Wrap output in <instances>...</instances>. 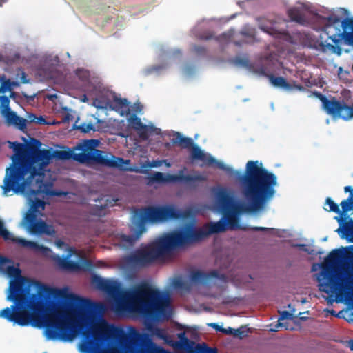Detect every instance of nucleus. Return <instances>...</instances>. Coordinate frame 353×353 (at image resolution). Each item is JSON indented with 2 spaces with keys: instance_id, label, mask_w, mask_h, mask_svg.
Masks as SVG:
<instances>
[{
  "instance_id": "c85d7f7f",
  "label": "nucleus",
  "mask_w": 353,
  "mask_h": 353,
  "mask_svg": "<svg viewBox=\"0 0 353 353\" xmlns=\"http://www.w3.org/2000/svg\"><path fill=\"white\" fill-rule=\"evenodd\" d=\"M0 93H5L7 91L12 90V85H17V83L11 81L10 79H7L5 75L0 77Z\"/></svg>"
},
{
  "instance_id": "49530a36",
  "label": "nucleus",
  "mask_w": 353,
  "mask_h": 353,
  "mask_svg": "<svg viewBox=\"0 0 353 353\" xmlns=\"http://www.w3.org/2000/svg\"><path fill=\"white\" fill-rule=\"evenodd\" d=\"M8 262H10V261L8 258L0 256V270L3 269V265Z\"/></svg>"
},
{
  "instance_id": "cd10ccee",
  "label": "nucleus",
  "mask_w": 353,
  "mask_h": 353,
  "mask_svg": "<svg viewBox=\"0 0 353 353\" xmlns=\"http://www.w3.org/2000/svg\"><path fill=\"white\" fill-rule=\"evenodd\" d=\"M128 122L130 125L135 130H141L146 128V125L143 124L141 119L135 114L129 118Z\"/></svg>"
},
{
  "instance_id": "4468645a",
  "label": "nucleus",
  "mask_w": 353,
  "mask_h": 353,
  "mask_svg": "<svg viewBox=\"0 0 353 353\" xmlns=\"http://www.w3.org/2000/svg\"><path fill=\"white\" fill-rule=\"evenodd\" d=\"M70 255H68L65 258H63L58 254H54L51 258L60 270L65 271L90 270L93 266L92 261L90 260L85 259L80 264L78 262L70 260Z\"/></svg>"
},
{
  "instance_id": "c03bdc74",
  "label": "nucleus",
  "mask_w": 353,
  "mask_h": 353,
  "mask_svg": "<svg viewBox=\"0 0 353 353\" xmlns=\"http://www.w3.org/2000/svg\"><path fill=\"white\" fill-rule=\"evenodd\" d=\"M162 165V161L159 160H153L151 162H149L148 167L149 168H157L159 167Z\"/></svg>"
},
{
  "instance_id": "79ce46f5",
  "label": "nucleus",
  "mask_w": 353,
  "mask_h": 353,
  "mask_svg": "<svg viewBox=\"0 0 353 353\" xmlns=\"http://www.w3.org/2000/svg\"><path fill=\"white\" fill-rule=\"evenodd\" d=\"M139 132V134L140 138L142 139H148V129L147 128L145 129H142L141 130H137Z\"/></svg>"
},
{
  "instance_id": "423d86ee",
  "label": "nucleus",
  "mask_w": 353,
  "mask_h": 353,
  "mask_svg": "<svg viewBox=\"0 0 353 353\" xmlns=\"http://www.w3.org/2000/svg\"><path fill=\"white\" fill-rule=\"evenodd\" d=\"M188 245L190 244L181 227L165 234L145 248L135 250L127 257L126 261L134 268L147 267L175 249Z\"/></svg>"
},
{
  "instance_id": "338daca9",
  "label": "nucleus",
  "mask_w": 353,
  "mask_h": 353,
  "mask_svg": "<svg viewBox=\"0 0 353 353\" xmlns=\"http://www.w3.org/2000/svg\"><path fill=\"white\" fill-rule=\"evenodd\" d=\"M43 353H47V352H43Z\"/></svg>"
},
{
  "instance_id": "4d7b16f0",
  "label": "nucleus",
  "mask_w": 353,
  "mask_h": 353,
  "mask_svg": "<svg viewBox=\"0 0 353 353\" xmlns=\"http://www.w3.org/2000/svg\"><path fill=\"white\" fill-rule=\"evenodd\" d=\"M234 43L237 46H241L242 45L240 41H234Z\"/></svg>"
},
{
  "instance_id": "aec40b11",
  "label": "nucleus",
  "mask_w": 353,
  "mask_h": 353,
  "mask_svg": "<svg viewBox=\"0 0 353 353\" xmlns=\"http://www.w3.org/2000/svg\"><path fill=\"white\" fill-rule=\"evenodd\" d=\"M1 113L5 117L8 125H13L21 130L26 128V120L18 116L15 112L9 109Z\"/></svg>"
},
{
  "instance_id": "bb28decb",
  "label": "nucleus",
  "mask_w": 353,
  "mask_h": 353,
  "mask_svg": "<svg viewBox=\"0 0 353 353\" xmlns=\"http://www.w3.org/2000/svg\"><path fill=\"white\" fill-rule=\"evenodd\" d=\"M343 251L339 249H335L330 252L326 259V261L330 264L339 263L343 258Z\"/></svg>"
},
{
  "instance_id": "c756f323",
  "label": "nucleus",
  "mask_w": 353,
  "mask_h": 353,
  "mask_svg": "<svg viewBox=\"0 0 353 353\" xmlns=\"http://www.w3.org/2000/svg\"><path fill=\"white\" fill-rule=\"evenodd\" d=\"M45 205L46 203L43 200L36 199L34 201H32L30 208L28 212H32L33 214H36V213L39 211H42L45 209Z\"/></svg>"
},
{
  "instance_id": "9b49d317",
  "label": "nucleus",
  "mask_w": 353,
  "mask_h": 353,
  "mask_svg": "<svg viewBox=\"0 0 353 353\" xmlns=\"http://www.w3.org/2000/svg\"><path fill=\"white\" fill-rule=\"evenodd\" d=\"M205 177L201 174H165L160 172H156L148 177V183H163L168 182H183L185 183H194L195 182L202 181Z\"/></svg>"
},
{
  "instance_id": "6e6552de",
  "label": "nucleus",
  "mask_w": 353,
  "mask_h": 353,
  "mask_svg": "<svg viewBox=\"0 0 353 353\" xmlns=\"http://www.w3.org/2000/svg\"><path fill=\"white\" fill-rule=\"evenodd\" d=\"M190 214L189 210L181 211L174 205H152L137 209L134 212L133 219L145 232V223H156L169 220L185 219Z\"/></svg>"
},
{
  "instance_id": "5fc2aeb1",
  "label": "nucleus",
  "mask_w": 353,
  "mask_h": 353,
  "mask_svg": "<svg viewBox=\"0 0 353 353\" xmlns=\"http://www.w3.org/2000/svg\"><path fill=\"white\" fill-rule=\"evenodd\" d=\"M55 245L58 248H62L65 245V243H64L63 241H62L61 239H57V240L55 241Z\"/></svg>"
},
{
  "instance_id": "3c124183",
  "label": "nucleus",
  "mask_w": 353,
  "mask_h": 353,
  "mask_svg": "<svg viewBox=\"0 0 353 353\" xmlns=\"http://www.w3.org/2000/svg\"><path fill=\"white\" fill-rule=\"evenodd\" d=\"M21 81L23 83H27L29 82V80L27 79V76L26 73L23 71H21Z\"/></svg>"
},
{
  "instance_id": "4c0bfd02",
  "label": "nucleus",
  "mask_w": 353,
  "mask_h": 353,
  "mask_svg": "<svg viewBox=\"0 0 353 353\" xmlns=\"http://www.w3.org/2000/svg\"><path fill=\"white\" fill-rule=\"evenodd\" d=\"M327 21L328 22V25L326 26V27L325 28V29L323 30L322 32L323 31H326L327 32H328L327 31V29L330 27H331L332 25H334V24H336L337 23L339 22L340 19L339 18L337 17V16H335V15H330L329 17H327Z\"/></svg>"
},
{
  "instance_id": "37998d69",
  "label": "nucleus",
  "mask_w": 353,
  "mask_h": 353,
  "mask_svg": "<svg viewBox=\"0 0 353 353\" xmlns=\"http://www.w3.org/2000/svg\"><path fill=\"white\" fill-rule=\"evenodd\" d=\"M194 51L199 54H203L205 53V48L200 46H194Z\"/></svg>"
},
{
  "instance_id": "20e7f679",
  "label": "nucleus",
  "mask_w": 353,
  "mask_h": 353,
  "mask_svg": "<svg viewBox=\"0 0 353 353\" xmlns=\"http://www.w3.org/2000/svg\"><path fill=\"white\" fill-rule=\"evenodd\" d=\"M33 140L37 147L17 141H7L14 154L10 157L12 163L6 169L1 186L3 196L24 194L29 191L32 194H37L44 185V168L54 157V152L39 149L41 142Z\"/></svg>"
},
{
  "instance_id": "f3484780",
  "label": "nucleus",
  "mask_w": 353,
  "mask_h": 353,
  "mask_svg": "<svg viewBox=\"0 0 353 353\" xmlns=\"http://www.w3.org/2000/svg\"><path fill=\"white\" fill-rule=\"evenodd\" d=\"M131 230L133 232L132 234L127 235L121 234L118 237L121 245L125 248L132 247L141 235L145 232L141 227L137 225V223L134 220L133 221V225L132 226Z\"/></svg>"
},
{
  "instance_id": "5701e85b",
  "label": "nucleus",
  "mask_w": 353,
  "mask_h": 353,
  "mask_svg": "<svg viewBox=\"0 0 353 353\" xmlns=\"http://www.w3.org/2000/svg\"><path fill=\"white\" fill-rule=\"evenodd\" d=\"M168 344L172 345L176 350H181L185 351H191L193 348L194 342L189 339H185L182 341H172L170 337L168 336Z\"/></svg>"
},
{
  "instance_id": "7ed1b4c3",
  "label": "nucleus",
  "mask_w": 353,
  "mask_h": 353,
  "mask_svg": "<svg viewBox=\"0 0 353 353\" xmlns=\"http://www.w3.org/2000/svg\"><path fill=\"white\" fill-rule=\"evenodd\" d=\"M71 305L59 307L45 321V335L49 340L72 341L79 333L83 339L79 344L82 353H126L125 347L107 333L112 327L122 328L103 320L83 324L73 315Z\"/></svg>"
},
{
  "instance_id": "a19ab883",
  "label": "nucleus",
  "mask_w": 353,
  "mask_h": 353,
  "mask_svg": "<svg viewBox=\"0 0 353 353\" xmlns=\"http://www.w3.org/2000/svg\"><path fill=\"white\" fill-rule=\"evenodd\" d=\"M94 105L98 108H106V103L99 99H96L94 101Z\"/></svg>"
},
{
  "instance_id": "e2e57ef3",
  "label": "nucleus",
  "mask_w": 353,
  "mask_h": 353,
  "mask_svg": "<svg viewBox=\"0 0 353 353\" xmlns=\"http://www.w3.org/2000/svg\"><path fill=\"white\" fill-rule=\"evenodd\" d=\"M23 95L24 96V97L26 98H29L30 97L24 93H23Z\"/></svg>"
},
{
  "instance_id": "a18cd8bd",
  "label": "nucleus",
  "mask_w": 353,
  "mask_h": 353,
  "mask_svg": "<svg viewBox=\"0 0 353 353\" xmlns=\"http://www.w3.org/2000/svg\"><path fill=\"white\" fill-rule=\"evenodd\" d=\"M234 331V328H232L230 327H223V330H221V332L228 335H232L233 336V332Z\"/></svg>"
},
{
  "instance_id": "f03ea898",
  "label": "nucleus",
  "mask_w": 353,
  "mask_h": 353,
  "mask_svg": "<svg viewBox=\"0 0 353 353\" xmlns=\"http://www.w3.org/2000/svg\"><path fill=\"white\" fill-rule=\"evenodd\" d=\"M21 270L13 265L6 268V273L14 279L10 281L7 299L14 302L10 307L0 311V317L20 326L36 325L41 316L36 312L41 310L46 295L62 301V306L90 305L92 302L74 294L66 288L49 287L40 281L21 275Z\"/></svg>"
},
{
  "instance_id": "6ab92c4d",
  "label": "nucleus",
  "mask_w": 353,
  "mask_h": 353,
  "mask_svg": "<svg viewBox=\"0 0 353 353\" xmlns=\"http://www.w3.org/2000/svg\"><path fill=\"white\" fill-rule=\"evenodd\" d=\"M223 277L224 275L221 274L217 270H212L208 273L196 270L190 274L191 281L196 283H206L212 278L221 279Z\"/></svg>"
},
{
  "instance_id": "72a5a7b5",
  "label": "nucleus",
  "mask_w": 353,
  "mask_h": 353,
  "mask_svg": "<svg viewBox=\"0 0 353 353\" xmlns=\"http://www.w3.org/2000/svg\"><path fill=\"white\" fill-rule=\"evenodd\" d=\"M10 104V99L8 97L5 95L0 96V110L1 112H5L6 110H8L10 108L9 106Z\"/></svg>"
},
{
  "instance_id": "c9c22d12",
  "label": "nucleus",
  "mask_w": 353,
  "mask_h": 353,
  "mask_svg": "<svg viewBox=\"0 0 353 353\" xmlns=\"http://www.w3.org/2000/svg\"><path fill=\"white\" fill-rule=\"evenodd\" d=\"M196 353H218L216 348L198 345L196 347Z\"/></svg>"
},
{
  "instance_id": "6e6d98bb",
  "label": "nucleus",
  "mask_w": 353,
  "mask_h": 353,
  "mask_svg": "<svg viewBox=\"0 0 353 353\" xmlns=\"http://www.w3.org/2000/svg\"><path fill=\"white\" fill-rule=\"evenodd\" d=\"M344 191L345 192H350V194H353V188L352 186H345Z\"/></svg>"
},
{
  "instance_id": "0eeeda50",
  "label": "nucleus",
  "mask_w": 353,
  "mask_h": 353,
  "mask_svg": "<svg viewBox=\"0 0 353 353\" xmlns=\"http://www.w3.org/2000/svg\"><path fill=\"white\" fill-rule=\"evenodd\" d=\"M99 141L97 139L85 140L77 147L81 152L72 153L70 151L54 152L57 157L61 159L74 160L81 163H97L110 168H119L123 170V165L129 163V160L125 161L121 157H117L111 154L105 152L97 149Z\"/></svg>"
},
{
  "instance_id": "ea45409f",
  "label": "nucleus",
  "mask_w": 353,
  "mask_h": 353,
  "mask_svg": "<svg viewBox=\"0 0 353 353\" xmlns=\"http://www.w3.org/2000/svg\"><path fill=\"white\" fill-rule=\"evenodd\" d=\"M30 119H31V121H33L37 124H46V121L44 117L42 116L37 117L34 114H31L30 116Z\"/></svg>"
},
{
  "instance_id": "a211bd4d",
  "label": "nucleus",
  "mask_w": 353,
  "mask_h": 353,
  "mask_svg": "<svg viewBox=\"0 0 353 353\" xmlns=\"http://www.w3.org/2000/svg\"><path fill=\"white\" fill-rule=\"evenodd\" d=\"M116 201L110 200L104 196L96 201L97 203L90 208L91 214L97 216H103L107 214V209L109 206H113Z\"/></svg>"
},
{
  "instance_id": "8fccbe9b",
  "label": "nucleus",
  "mask_w": 353,
  "mask_h": 353,
  "mask_svg": "<svg viewBox=\"0 0 353 353\" xmlns=\"http://www.w3.org/2000/svg\"><path fill=\"white\" fill-rule=\"evenodd\" d=\"M209 325L210 327L214 328L216 331H219L221 332V330H223V328L222 326H220L217 323H212L209 324Z\"/></svg>"
},
{
  "instance_id": "69168bd1",
  "label": "nucleus",
  "mask_w": 353,
  "mask_h": 353,
  "mask_svg": "<svg viewBox=\"0 0 353 353\" xmlns=\"http://www.w3.org/2000/svg\"><path fill=\"white\" fill-rule=\"evenodd\" d=\"M19 56L18 54H16V58L18 59Z\"/></svg>"
},
{
  "instance_id": "f704fd0d",
  "label": "nucleus",
  "mask_w": 353,
  "mask_h": 353,
  "mask_svg": "<svg viewBox=\"0 0 353 353\" xmlns=\"http://www.w3.org/2000/svg\"><path fill=\"white\" fill-rule=\"evenodd\" d=\"M186 283L180 277L173 279L172 281V286L175 289H185Z\"/></svg>"
},
{
  "instance_id": "b1692460",
  "label": "nucleus",
  "mask_w": 353,
  "mask_h": 353,
  "mask_svg": "<svg viewBox=\"0 0 353 353\" xmlns=\"http://www.w3.org/2000/svg\"><path fill=\"white\" fill-rule=\"evenodd\" d=\"M330 283H323L320 284V290L325 292V293H330L331 292V290L333 288L334 290H341L343 288V283L342 282L339 281L335 278H330Z\"/></svg>"
},
{
  "instance_id": "09e8293b",
  "label": "nucleus",
  "mask_w": 353,
  "mask_h": 353,
  "mask_svg": "<svg viewBox=\"0 0 353 353\" xmlns=\"http://www.w3.org/2000/svg\"><path fill=\"white\" fill-rule=\"evenodd\" d=\"M13 59H10L8 57H5L0 53V62H3L6 63H9L11 61H13Z\"/></svg>"
},
{
  "instance_id": "2eb2a0df",
  "label": "nucleus",
  "mask_w": 353,
  "mask_h": 353,
  "mask_svg": "<svg viewBox=\"0 0 353 353\" xmlns=\"http://www.w3.org/2000/svg\"><path fill=\"white\" fill-rule=\"evenodd\" d=\"M91 283L97 289L111 297H116L119 293V286L117 282L104 279L99 275L94 274Z\"/></svg>"
},
{
  "instance_id": "393cba45",
  "label": "nucleus",
  "mask_w": 353,
  "mask_h": 353,
  "mask_svg": "<svg viewBox=\"0 0 353 353\" xmlns=\"http://www.w3.org/2000/svg\"><path fill=\"white\" fill-rule=\"evenodd\" d=\"M292 318V314H290L288 311H283L280 313V317L279 319L278 322L275 324L274 327L270 328V331L271 332H277L280 328L284 327L285 330H288L287 325L285 323L281 322V321H283L285 319H290Z\"/></svg>"
},
{
  "instance_id": "0e129e2a",
  "label": "nucleus",
  "mask_w": 353,
  "mask_h": 353,
  "mask_svg": "<svg viewBox=\"0 0 353 353\" xmlns=\"http://www.w3.org/2000/svg\"><path fill=\"white\" fill-rule=\"evenodd\" d=\"M70 251L71 252H74V249H72V248H70Z\"/></svg>"
},
{
  "instance_id": "13d9d810",
  "label": "nucleus",
  "mask_w": 353,
  "mask_h": 353,
  "mask_svg": "<svg viewBox=\"0 0 353 353\" xmlns=\"http://www.w3.org/2000/svg\"><path fill=\"white\" fill-rule=\"evenodd\" d=\"M296 247H305V245L303 244H297L295 245Z\"/></svg>"
},
{
  "instance_id": "7c9ffc66",
  "label": "nucleus",
  "mask_w": 353,
  "mask_h": 353,
  "mask_svg": "<svg viewBox=\"0 0 353 353\" xmlns=\"http://www.w3.org/2000/svg\"><path fill=\"white\" fill-rule=\"evenodd\" d=\"M234 34V31L233 30H229L226 32H223L219 36L215 37V39L219 42L229 43L231 41Z\"/></svg>"
},
{
  "instance_id": "de8ad7c7",
  "label": "nucleus",
  "mask_w": 353,
  "mask_h": 353,
  "mask_svg": "<svg viewBox=\"0 0 353 353\" xmlns=\"http://www.w3.org/2000/svg\"><path fill=\"white\" fill-rule=\"evenodd\" d=\"M241 34L245 36V37H254V32H252L250 30H244V29L241 31Z\"/></svg>"
},
{
  "instance_id": "58836bf2",
  "label": "nucleus",
  "mask_w": 353,
  "mask_h": 353,
  "mask_svg": "<svg viewBox=\"0 0 353 353\" xmlns=\"http://www.w3.org/2000/svg\"><path fill=\"white\" fill-rule=\"evenodd\" d=\"M243 230H253V231H262V232H272L274 231V228H265V227H243Z\"/></svg>"
},
{
  "instance_id": "1a4fd4ad",
  "label": "nucleus",
  "mask_w": 353,
  "mask_h": 353,
  "mask_svg": "<svg viewBox=\"0 0 353 353\" xmlns=\"http://www.w3.org/2000/svg\"><path fill=\"white\" fill-rule=\"evenodd\" d=\"M172 143L179 144L181 148L190 150V158L192 161H201L203 165H211L215 164L219 169L225 170L228 173L233 172V169L225 166L222 162L216 161L212 156L206 154L201 148L194 143L192 138L183 137L180 132H175Z\"/></svg>"
},
{
  "instance_id": "4be33fe9",
  "label": "nucleus",
  "mask_w": 353,
  "mask_h": 353,
  "mask_svg": "<svg viewBox=\"0 0 353 353\" xmlns=\"http://www.w3.org/2000/svg\"><path fill=\"white\" fill-rule=\"evenodd\" d=\"M259 72L268 77L270 83L276 88H281L286 90H290L292 88V85L284 77H275L273 74H267L264 68H261Z\"/></svg>"
},
{
  "instance_id": "2f4dec72",
  "label": "nucleus",
  "mask_w": 353,
  "mask_h": 353,
  "mask_svg": "<svg viewBox=\"0 0 353 353\" xmlns=\"http://www.w3.org/2000/svg\"><path fill=\"white\" fill-rule=\"evenodd\" d=\"M114 108L123 109L125 111H129V102L126 99L115 97L114 99Z\"/></svg>"
},
{
  "instance_id": "864d4df0",
  "label": "nucleus",
  "mask_w": 353,
  "mask_h": 353,
  "mask_svg": "<svg viewBox=\"0 0 353 353\" xmlns=\"http://www.w3.org/2000/svg\"><path fill=\"white\" fill-rule=\"evenodd\" d=\"M177 337L179 339V341H182V340H184V339L188 338L185 336V332L178 333L177 334Z\"/></svg>"
},
{
  "instance_id": "39448f33",
  "label": "nucleus",
  "mask_w": 353,
  "mask_h": 353,
  "mask_svg": "<svg viewBox=\"0 0 353 353\" xmlns=\"http://www.w3.org/2000/svg\"><path fill=\"white\" fill-rule=\"evenodd\" d=\"M117 305L148 321L168 320L171 316L170 298L145 282L136 287L129 301L118 302Z\"/></svg>"
},
{
  "instance_id": "ddd939ff",
  "label": "nucleus",
  "mask_w": 353,
  "mask_h": 353,
  "mask_svg": "<svg viewBox=\"0 0 353 353\" xmlns=\"http://www.w3.org/2000/svg\"><path fill=\"white\" fill-rule=\"evenodd\" d=\"M0 236L6 241L17 243L23 247L28 248L37 252H41L43 255L47 256L52 252V250L43 245H40L37 242L28 241L23 238H17L5 228L3 222L0 220Z\"/></svg>"
},
{
  "instance_id": "f257e3e1",
  "label": "nucleus",
  "mask_w": 353,
  "mask_h": 353,
  "mask_svg": "<svg viewBox=\"0 0 353 353\" xmlns=\"http://www.w3.org/2000/svg\"><path fill=\"white\" fill-rule=\"evenodd\" d=\"M239 181L241 192L247 203H235L230 193L221 188L216 193L217 204L223 212V217L217 222H210L203 228L188 223L182 226L190 245L199 242L212 234L223 232L228 229H242L238 216L243 212H256L263 210L274 197L277 177L262 166L258 161L247 162L243 173L233 170Z\"/></svg>"
},
{
  "instance_id": "dca6fc26",
  "label": "nucleus",
  "mask_w": 353,
  "mask_h": 353,
  "mask_svg": "<svg viewBox=\"0 0 353 353\" xmlns=\"http://www.w3.org/2000/svg\"><path fill=\"white\" fill-rule=\"evenodd\" d=\"M343 32L331 35L328 38L332 41L337 44L341 39L351 46H353V18H347L342 21Z\"/></svg>"
},
{
  "instance_id": "412c9836",
  "label": "nucleus",
  "mask_w": 353,
  "mask_h": 353,
  "mask_svg": "<svg viewBox=\"0 0 353 353\" xmlns=\"http://www.w3.org/2000/svg\"><path fill=\"white\" fill-rule=\"evenodd\" d=\"M329 32H327L325 30L321 33L319 39L317 41V43L319 47L321 48L323 52H326L327 50H331L332 52L340 56L342 54V49L340 46L335 44V46L327 43V41L330 39L328 38L330 37Z\"/></svg>"
},
{
  "instance_id": "e433bc0d",
  "label": "nucleus",
  "mask_w": 353,
  "mask_h": 353,
  "mask_svg": "<svg viewBox=\"0 0 353 353\" xmlns=\"http://www.w3.org/2000/svg\"><path fill=\"white\" fill-rule=\"evenodd\" d=\"M77 129H79L81 132H89L91 130H94V125L92 123H83L80 124Z\"/></svg>"
},
{
  "instance_id": "a878e982",
  "label": "nucleus",
  "mask_w": 353,
  "mask_h": 353,
  "mask_svg": "<svg viewBox=\"0 0 353 353\" xmlns=\"http://www.w3.org/2000/svg\"><path fill=\"white\" fill-rule=\"evenodd\" d=\"M288 14L290 19L296 21L299 23H303L305 21L304 16L302 13V11L297 8H292L288 10Z\"/></svg>"
},
{
  "instance_id": "bf43d9fd",
  "label": "nucleus",
  "mask_w": 353,
  "mask_h": 353,
  "mask_svg": "<svg viewBox=\"0 0 353 353\" xmlns=\"http://www.w3.org/2000/svg\"><path fill=\"white\" fill-rule=\"evenodd\" d=\"M350 349H351L352 350H353V340H352V341H351Z\"/></svg>"
},
{
  "instance_id": "603ef678",
  "label": "nucleus",
  "mask_w": 353,
  "mask_h": 353,
  "mask_svg": "<svg viewBox=\"0 0 353 353\" xmlns=\"http://www.w3.org/2000/svg\"><path fill=\"white\" fill-rule=\"evenodd\" d=\"M201 39H203V40H210V39H214V37L212 34L207 33V34L202 35L201 37Z\"/></svg>"
},
{
  "instance_id": "f8f14e48",
  "label": "nucleus",
  "mask_w": 353,
  "mask_h": 353,
  "mask_svg": "<svg viewBox=\"0 0 353 353\" xmlns=\"http://www.w3.org/2000/svg\"><path fill=\"white\" fill-rule=\"evenodd\" d=\"M24 222L28 231L35 235L45 234L54 237L57 231L54 225L48 224L45 221L37 220V215L32 212H27L24 217Z\"/></svg>"
},
{
  "instance_id": "9d476101",
  "label": "nucleus",
  "mask_w": 353,
  "mask_h": 353,
  "mask_svg": "<svg viewBox=\"0 0 353 353\" xmlns=\"http://www.w3.org/2000/svg\"><path fill=\"white\" fill-rule=\"evenodd\" d=\"M325 205H327L329 208L324 207L327 212H333L339 214L340 216H336L339 227L336 232L343 239H346L348 242L353 243V219L348 218L347 220L346 214H342L339 205L330 197L326 198Z\"/></svg>"
},
{
  "instance_id": "473e14b6",
  "label": "nucleus",
  "mask_w": 353,
  "mask_h": 353,
  "mask_svg": "<svg viewBox=\"0 0 353 353\" xmlns=\"http://www.w3.org/2000/svg\"><path fill=\"white\" fill-rule=\"evenodd\" d=\"M248 332L249 329L247 328L246 326H241L238 329H234V331L233 332V336L242 339L248 336Z\"/></svg>"
},
{
  "instance_id": "680f3d73",
  "label": "nucleus",
  "mask_w": 353,
  "mask_h": 353,
  "mask_svg": "<svg viewBox=\"0 0 353 353\" xmlns=\"http://www.w3.org/2000/svg\"><path fill=\"white\" fill-rule=\"evenodd\" d=\"M331 314H333V315H334V316H336V314H335V311H334V310H333L331 311Z\"/></svg>"
},
{
  "instance_id": "052dcab7",
  "label": "nucleus",
  "mask_w": 353,
  "mask_h": 353,
  "mask_svg": "<svg viewBox=\"0 0 353 353\" xmlns=\"http://www.w3.org/2000/svg\"><path fill=\"white\" fill-rule=\"evenodd\" d=\"M54 77V74H50V75L48 76V78H50V79H53Z\"/></svg>"
}]
</instances>
